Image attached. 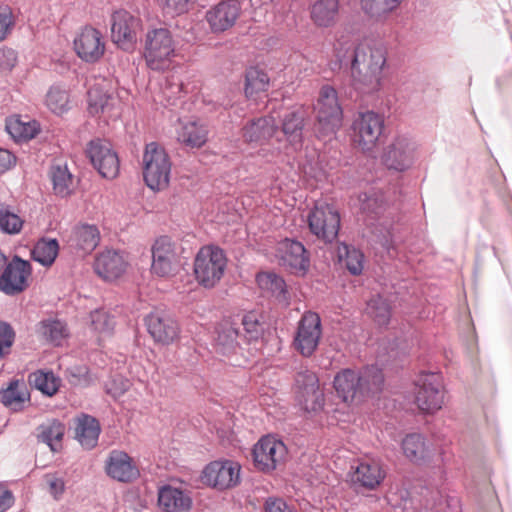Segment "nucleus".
<instances>
[{
    "instance_id": "obj_1",
    "label": "nucleus",
    "mask_w": 512,
    "mask_h": 512,
    "mask_svg": "<svg viewBox=\"0 0 512 512\" xmlns=\"http://www.w3.org/2000/svg\"><path fill=\"white\" fill-rule=\"evenodd\" d=\"M385 64L386 51L383 47L358 43L350 65L354 87L362 92L378 90Z\"/></svg>"
},
{
    "instance_id": "obj_2",
    "label": "nucleus",
    "mask_w": 512,
    "mask_h": 512,
    "mask_svg": "<svg viewBox=\"0 0 512 512\" xmlns=\"http://www.w3.org/2000/svg\"><path fill=\"white\" fill-rule=\"evenodd\" d=\"M384 383V375L376 365L356 371L350 368L339 371L333 381L335 391L343 402H352L372 392H379Z\"/></svg>"
},
{
    "instance_id": "obj_3",
    "label": "nucleus",
    "mask_w": 512,
    "mask_h": 512,
    "mask_svg": "<svg viewBox=\"0 0 512 512\" xmlns=\"http://www.w3.org/2000/svg\"><path fill=\"white\" fill-rule=\"evenodd\" d=\"M171 174V161L165 149L156 142L148 143L143 154V178L153 191L168 187Z\"/></svg>"
},
{
    "instance_id": "obj_4",
    "label": "nucleus",
    "mask_w": 512,
    "mask_h": 512,
    "mask_svg": "<svg viewBox=\"0 0 512 512\" xmlns=\"http://www.w3.org/2000/svg\"><path fill=\"white\" fill-rule=\"evenodd\" d=\"M227 266L224 251L215 245L199 249L194 259V273L198 283L205 288H213L223 277Z\"/></svg>"
},
{
    "instance_id": "obj_5",
    "label": "nucleus",
    "mask_w": 512,
    "mask_h": 512,
    "mask_svg": "<svg viewBox=\"0 0 512 512\" xmlns=\"http://www.w3.org/2000/svg\"><path fill=\"white\" fill-rule=\"evenodd\" d=\"M384 125V118L374 111L357 113L351 125L354 144L363 152L373 151L383 134Z\"/></svg>"
},
{
    "instance_id": "obj_6",
    "label": "nucleus",
    "mask_w": 512,
    "mask_h": 512,
    "mask_svg": "<svg viewBox=\"0 0 512 512\" xmlns=\"http://www.w3.org/2000/svg\"><path fill=\"white\" fill-rule=\"evenodd\" d=\"M175 54V45L170 31L166 28L153 29L145 37L144 58L152 70L167 67Z\"/></svg>"
},
{
    "instance_id": "obj_7",
    "label": "nucleus",
    "mask_w": 512,
    "mask_h": 512,
    "mask_svg": "<svg viewBox=\"0 0 512 512\" xmlns=\"http://www.w3.org/2000/svg\"><path fill=\"white\" fill-rule=\"evenodd\" d=\"M415 402L425 413H434L444 403L443 378L437 372H421L415 381Z\"/></svg>"
},
{
    "instance_id": "obj_8",
    "label": "nucleus",
    "mask_w": 512,
    "mask_h": 512,
    "mask_svg": "<svg viewBox=\"0 0 512 512\" xmlns=\"http://www.w3.org/2000/svg\"><path fill=\"white\" fill-rule=\"evenodd\" d=\"M319 130L323 135H332L341 127L343 111L338 93L330 85H324L319 92L316 105Z\"/></svg>"
},
{
    "instance_id": "obj_9",
    "label": "nucleus",
    "mask_w": 512,
    "mask_h": 512,
    "mask_svg": "<svg viewBox=\"0 0 512 512\" xmlns=\"http://www.w3.org/2000/svg\"><path fill=\"white\" fill-rule=\"evenodd\" d=\"M287 453L283 441L271 435L263 436L252 450L254 466L261 472L270 473L285 462Z\"/></svg>"
},
{
    "instance_id": "obj_10",
    "label": "nucleus",
    "mask_w": 512,
    "mask_h": 512,
    "mask_svg": "<svg viewBox=\"0 0 512 512\" xmlns=\"http://www.w3.org/2000/svg\"><path fill=\"white\" fill-rule=\"evenodd\" d=\"M152 253V274L168 278L174 276L181 267L180 256L174 242L167 237L162 236L155 240L151 248Z\"/></svg>"
},
{
    "instance_id": "obj_11",
    "label": "nucleus",
    "mask_w": 512,
    "mask_h": 512,
    "mask_svg": "<svg viewBox=\"0 0 512 512\" xmlns=\"http://www.w3.org/2000/svg\"><path fill=\"white\" fill-rule=\"evenodd\" d=\"M31 274V263L14 255L0 275V291L8 296L22 293L29 286Z\"/></svg>"
},
{
    "instance_id": "obj_12",
    "label": "nucleus",
    "mask_w": 512,
    "mask_h": 512,
    "mask_svg": "<svg viewBox=\"0 0 512 512\" xmlns=\"http://www.w3.org/2000/svg\"><path fill=\"white\" fill-rule=\"evenodd\" d=\"M308 225L317 238L331 243L338 236L340 215L328 204L316 205L308 214Z\"/></svg>"
},
{
    "instance_id": "obj_13",
    "label": "nucleus",
    "mask_w": 512,
    "mask_h": 512,
    "mask_svg": "<svg viewBox=\"0 0 512 512\" xmlns=\"http://www.w3.org/2000/svg\"><path fill=\"white\" fill-rule=\"evenodd\" d=\"M86 154L93 167L103 178L112 180L118 176L119 158L109 142L100 139L90 141Z\"/></svg>"
},
{
    "instance_id": "obj_14",
    "label": "nucleus",
    "mask_w": 512,
    "mask_h": 512,
    "mask_svg": "<svg viewBox=\"0 0 512 512\" xmlns=\"http://www.w3.org/2000/svg\"><path fill=\"white\" fill-rule=\"evenodd\" d=\"M141 21L130 12L120 9L111 15V39L123 50L133 49Z\"/></svg>"
},
{
    "instance_id": "obj_15",
    "label": "nucleus",
    "mask_w": 512,
    "mask_h": 512,
    "mask_svg": "<svg viewBox=\"0 0 512 512\" xmlns=\"http://www.w3.org/2000/svg\"><path fill=\"white\" fill-rule=\"evenodd\" d=\"M240 465L231 460L213 461L202 472L203 483L219 489H229L240 482Z\"/></svg>"
},
{
    "instance_id": "obj_16",
    "label": "nucleus",
    "mask_w": 512,
    "mask_h": 512,
    "mask_svg": "<svg viewBox=\"0 0 512 512\" xmlns=\"http://www.w3.org/2000/svg\"><path fill=\"white\" fill-rule=\"evenodd\" d=\"M321 320L317 313H305L298 325L294 338L295 349L304 357H310L316 350L321 337Z\"/></svg>"
},
{
    "instance_id": "obj_17",
    "label": "nucleus",
    "mask_w": 512,
    "mask_h": 512,
    "mask_svg": "<svg viewBox=\"0 0 512 512\" xmlns=\"http://www.w3.org/2000/svg\"><path fill=\"white\" fill-rule=\"evenodd\" d=\"M77 56L86 63H96L104 55L106 44L103 34L92 26H85L73 41Z\"/></svg>"
},
{
    "instance_id": "obj_18",
    "label": "nucleus",
    "mask_w": 512,
    "mask_h": 512,
    "mask_svg": "<svg viewBox=\"0 0 512 512\" xmlns=\"http://www.w3.org/2000/svg\"><path fill=\"white\" fill-rule=\"evenodd\" d=\"M416 150V143L412 139L406 136H397L386 147L382 161L388 169L404 171L414 162Z\"/></svg>"
},
{
    "instance_id": "obj_19",
    "label": "nucleus",
    "mask_w": 512,
    "mask_h": 512,
    "mask_svg": "<svg viewBox=\"0 0 512 512\" xmlns=\"http://www.w3.org/2000/svg\"><path fill=\"white\" fill-rule=\"evenodd\" d=\"M276 252L280 265L291 273L304 275L308 271L310 259L301 242L285 238L278 243Z\"/></svg>"
},
{
    "instance_id": "obj_20",
    "label": "nucleus",
    "mask_w": 512,
    "mask_h": 512,
    "mask_svg": "<svg viewBox=\"0 0 512 512\" xmlns=\"http://www.w3.org/2000/svg\"><path fill=\"white\" fill-rule=\"evenodd\" d=\"M295 384L297 398L307 411H316L323 405V393L319 390L317 375L310 370H303L296 374Z\"/></svg>"
},
{
    "instance_id": "obj_21",
    "label": "nucleus",
    "mask_w": 512,
    "mask_h": 512,
    "mask_svg": "<svg viewBox=\"0 0 512 512\" xmlns=\"http://www.w3.org/2000/svg\"><path fill=\"white\" fill-rule=\"evenodd\" d=\"M147 330L155 342L169 345L179 338L177 321L162 311H154L145 318Z\"/></svg>"
},
{
    "instance_id": "obj_22",
    "label": "nucleus",
    "mask_w": 512,
    "mask_h": 512,
    "mask_svg": "<svg viewBox=\"0 0 512 512\" xmlns=\"http://www.w3.org/2000/svg\"><path fill=\"white\" fill-rule=\"evenodd\" d=\"M105 470L108 476L119 482H132L140 475L133 459L124 451L112 450L106 460Z\"/></svg>"
},
{
    "instance_id": "obj_23",
    "label": "nucleus",
    "mask_w": 512,
    "mask_h": 512,
    "mask_svg": "<svg viewBox=\"0 0 512 512\" xmlns=\"http://www.w3.org/2000/svg\"><path fill=\"white\" fill-rule=\"evenodd\" d=\"M278 131L273 116H262L249 120L242 127V138L250 145H264Z\"/></svg>"
},
{
    "instance_id": "obj_24",
    "label": "nucleus",
    "mask_w": 512,
    "mask_h": 512,
    "mask_svg": "<svg viewBox=\"0 0 512 512\" xmlns=\"http://www.w3.org/2000/svg\"><path fill=\"white\" fill-rule=\"evenodd\" d=\"M306 115L305 109L299 106L288 109L282 117L281 132L293 150H298L302 147Z\"/></svg>"
},
{
    "instance_id": "obj_25",
    "label": "nucleus",
    "mask_w": 512,
    "mask_h": 512,
    "mask_svg": "<svg viewBox=\"0 0 512 512\" xmlns=\"http://www.w3.org/2000/svg\"><path fill=\"white\" fill-rule=\"evenodd\" d=\"M93 267L102 279L112 281L124 274L127 261L119 251L107 249L96 256Z\"/></svg>"
},
{
    "instance_id": "obj_26",
    "label": "nucleus",
    "mask_w": 512,
    "mask_h": 512,
    "mask_svg": "<svg viewBox=\"0 0 512 512\" xmlns=\"http://www.w3.org/2000/svg\"><path fill=\"white\" fill-rule=\"evenodd\" d=\"M240 4L237 1H222L206 13V19L213 32H223L231 28L240 15Z\"/></svg>"
},
{
    "instance_id": "obj_27",
    "label": "nucleus",
    "mask_w": 512,
    "mask_h": 512,
    "mask_svg": "<svg viewBox=\"0 0 512 512\" xmlns=\"http://www.w3.org/2000/svg\"><path fill=\"white\" fill-rule=\"evenodd\" d=\"M100 242V232L96 225H76L68 239V246L79 255L90 254Z\"/></svg>"
},
{
    "instance_id": "obj_28",
    "label": "nucleus",
    "mask_w": 512,
    "mask_h": 512,
    "mask_svg": "<svg viewBox=\"0 0 512 512\" xmlns=\"http://www.w3.org/2000/svg\"><path fill=\"white\" fill-rule=\"evenodd\" d=\"M119 100L116 96L105 91L100 85H95L88 90V111L92 116L104 114L109 118L118 117Z\"/></svg>"
},
{
    "instance_id": "obj_29",
    "label": "nucleus",
    "mask_w": 512,
    "mask_h": 512,
    "mask_svg": "<svg viewBox=\"0 0 512 512\" xmlns=\"http://www.w3.org/2000/svg\"><path fill=\"white\" fill-rule=\"evenodd\" d=\"M101 433V425L95 417L81 413L75 418V439L85 449L94 448Z\"/></svg>"
},
{
    "instance_id": "obj_30",
    "label": "nucleus",
    "mask_w": 512,
    "mask_h": 512,
    "mask_svg": "<svg viewBox=\"0 0 512 512\" xmlns=\"http://www.w3.org/2000/svg\"><path fill=\"white\" fill-rule=\"evenodd\" d=\"M407 0H359L361 11L374 22H384L396 14Z\"/></svg>"
},
{
    "instance_id": "obj_31",
    "label": "nucleus",
    "mask_w": 512,
    "mask_h": 512,
    "mask_svg": "<svg viewBox=\"0 0 512 512\" xmlns=\"http://www.w3.org/2000/svg\"><path fill=\"white\" fill-rule=\"evenodd\" d=\"M158 505L165 512H186L192 500L185 491L166 485L159 490Z\"/></svg>"
},
{
    "instance_id": "obj_32",
    "label": "nucleus",
    "mask_w": 512,
    "mask_h": 512,
    "mask_svg": "<svg viewBox=\"0 0 512 512\" xmlns=\"http://www.w3.org/2000/svg\"><path fill=\"white\" fill-rule=\"evenodd\" d=\"M36 332L43 340L55 347L63 346L70 335L66 322L57 318L41 320L37 325Z\"/></svg>"
},
{
    "instance_id": "obj_33",
    "label": "nucleus",
    "mask_w": 512,
    "mask_h": 512,
    "mask_svg": "<svg viewBox=\"0 0 512 512\" xmlns=\"http://www.w3.org/2000/svg\"><path fill=\"white\" fill-rule=\"evenodd\" d=\"M385 478V472L380 463L375 460H368L360 462L354 471L353 481L359 483L361 486L374 489Z\"/></svg>"
},
{
    "instance_id": "obj_34",
    "label": "nucleus",
    "mask_w": 512,
    "mask_h": 512,
    "mask_svg": "<svg viewBox=\"0 0 512 512\" xmlns=\"http://www.w3.org/2000/svg\"><path fill=\"white\" fill-rule=\"evenodd\" d=\"M49 176L56 196L66 198L74 192V176L66 164H53Z\"/></svg>"
},
{
    "instance_id": "obj_35",
    "label": "nucleus",
    "mask_w": 512,
    "mask_h": 512,
    "mask_svg": "<svg viewBox=\"0 0 512 512\" xmlns=\"http://www.w3.org/2000/svg\"><path fill=\"white\" fill-rule=\"evenodd\" d=\"M339 14V3L333 1H315L310 8L312 22L320 28H329L336 24Z\"/></svg>"
},
{
    "instance_id": "obj_36",
    "label": "nucleus",
    "mask_w": 512,
    "mask_h": 512,
    "mask_svg": "<svg viewBox=\"0 0 512 512\" xmlns=\"http://www.w3.org/2000/svg\"><path fill=\"white\" fill-rule=\"evenodd\" d=\"M38 439L49 446L51 451L57 452L62 447L65 434V425L57 419H52L38 427Z\"/></svg>"
},
{
    "instance_id": "obj_37",
    "label": "nucleus",
    "mask_w": 512,
    "mask_h": 512,
    "mask_svg": "<svg viewBox=\"0 0 512 512\" xmlns=\"http://www.w3.org/2000/svg\"><path fill=\"white\" fill-rule=\"evenodd\" d=\"M256 281L260 289L271 294L279 302H287L288 292L284 279L274 272H260Z\"/></svg>"
},
{
    "instance_id": "obj_38",
    "label": "nucleus",
    "mask_w": 512,
    "mask_h": 512,
    "mask_svg": "<svg viewBox=\"0 0 512 512\" xmlns=\"http://www.w3.org/2000/svg\"><path fill=\"white\" fill-rule=\"evenodd\" d=\"M208 131L198 121L181 122L178 140L190 147H201L207 141Z\"/></svg>"
},
{
    "instance_id": "obj_39",
    "label": "nucleus",
    "mask_w": 512,
    "mask_h": 512,
    "mask_svg": "<svg viewBox=\"0 0 512 512\" xmlns=\"http://www.w3.org/2000/svg\"><path fill=\"white\" fill-rule=\"evenodd\" d=\"M27 400L29 392L24 381L12 380L6 389L1 390V402L14 411L22 409Z\"/></svg>"
},
{
    "instance_id": "obj_40",
    "label": "nucleus",
    "mask_w": 512,
    "mask_h": 512,
    "mask_svg": "<svg viewBox=\"0 0 512 512\" xmlns=\"http://www.w3.org/2000/svg\"><path fill=\"white\" fill-rule=\"evenodd\" d=\"M404 455L414 463H420L429 456V449L421 434H408L402 441Z\"/></svg>"
},
{
    "instance_id": "obj_41",
    "label": "nucleus",
    "mask_w": 512,
    "mask_h": 512,
    "mask_svg": "<svg viewBox=\"0 0 512 512\" xmlns=\"http://www.w3.org/2000/svg\"><path fill=\"white\" fill-rule=\"evenodd\" d=\"M7 132L16 140H30L40 131V124L36 120L24 121L19 117L10 118L6 122Z\"/></svg>"
},
{
    "instance_id": "obj_42",
    "label": "nucleus",
    "mask_w": 512,
    "mask_h": 512,
    "mask_svg": "<svg viewBox=\"0 0 512 512\" xmlns=\"http://www.w3.org/2000/svg\"><path fill=\"white\" fill-rule=\"evenodd\" d=\"M357 44L353 41L352 36L348 33H341L337 36L333 45V53L337 60L339 68L342 66H350L353 61V54Z\"/></svg>"
},
{
    "instance_id": "obj_43",
    "label": "nucleus",
    "mask_w": 512,
    "mask_h": 512,
    "mask_svg": "<svg viewBox=\"0 0 512 512\" xmlns=\"http://www.w3.org/2000/svg\"><path fill=\"white\" fill-rule=\"evenodd\" d=\"M269 82L267 73L257 67H250L245 77L246 97L255 98L259 93L266 92Z\"/></svg>"
},
{
    "instance_id": "obj_44",
    "label": "nucleus",
    "mask_w": 512,
    "mask_h": 512,
    "mask_svg": "<svg viewBox=\"0 0 512 512\" xmlns=\"http://www.w3.org/2000/svg\"><path fill=\"white\" fill-rule=\"evenodd\" d=\"M339 259L352 275H360L364 267V254L361 250L342 243L338 247Z\"/></svg>"
},
{
    "instance_id": "obj_45",
    "label": "nucleus",
    "mask_w": 512,
    "mask_h": 512,
    "mask_svg": "<svg viewBox=\"0 0 512 512\" xmlns=\"http://www.w3.org/2000/svg\"><path fill=\"white\" fill-rule=\"evenodd\" d=\"M184 85L177 71H169L160 83V91L166 100V105H174L181 97Z\"/></svg>"
},
{
    "instance_id": "obj_46",
    "label": "nucleus",
    "mask_w": 512,
    "mask_h": 512,
    "mask_svg": "<svg viewBox=\"0 0 512 512\" xmlns=\"http://www.w3.org/2000/svg\"><path fill=\"white\" fill-rule=\"evenodd\" d=\"M239 337H241L240 331L233 324L227 322L221 324L216 338L217 349L223 355L231 353L238 346Z\"/></svg>"
},
{
    "instance_id": "obj_47",
    "label": "nucleus",
    "mask_w": 512,
    "mask_h": 512,
    "mask_svg": "<svg viewBox=\"0 0 512 512\" xmlns=\"http://www.w3.org/2000/svg\"><path fill=\"white\" fill-rule=\"evenodd\" d=\"M241 324L243 326V332H240L247 342L257 341L264 332V322L262 316L255 311H250L243 315Z\"/></svg>"
},
{
    "instance_id": "obj_48",
    "label": "nucleus",
    "mask_w": 512,
    "mask_h": 512,
    "mask_svg": "<svg viewBox=\"0 0 512 512\" xmlns=\"http://www.w3.org/2000/svg\"><path fill=\"white\" fill-rule=\"evenodd\" d=\"M366 313L379 326H386L390 321L391 307L386 299L380 295H375L367 302Z\"/></svg>"
},
{
    "instance_id": "obj_49",
    "label": "nucleus",
    "mask_w": 512,
    "mask_h": 512,
    "mask_svg": "<svg viewBox=\"0 0 512 512\" xmlns=\"http://www.w3.org/2000/svg\"><path fill=\"white\" fill-rule=\"evenodd\" d=\"M59 251L56 239H41L32 250V257L35 261L44 266H50L55 261Z\"/></svg>"
},
{
    "instance_id": "obj_50",
    "label": "nucleus",
    "mask_w": 512,
    "mask_h": 512,
    "mask_svg": "<svg viewBox=\"0 0 512 512\" xmlns=\"http://www.w3.org/2000/svg\"><path fill=\"white\" fill-rule=\"evenodd\" d=\"M24 221L16 214L10 205L0 203V231L8 235L19 234Z\"/></svg>"
},
{
    "instance_id": "obj_51",
    "label": "nucleus",
    "mask_w": 512,
    "mask_h": 512,
    "mask_svg": "<svg viewBox=\"0 0 512 512\" xmlns=\"http://www.w3.org/2000/svg\"><path fill=\"white\" fill-rule=\"evenodd\" d=\"M68 94L60 87L53 86L49 89L46 95V105L50 111L60 115L68 109Z\"/></svg>"
},
{
    "instance_id": "obj_52",
    "label": "nucleus",
    "mask_w": 512,
    "mask_h": 512,
    "mask_svg": "<svg viewBox=\"0 0 512 512\" xmlns=\"http://www.w3.org/2000/svg\"><path fill=\"white\" fill-rule=\"evenodd\" d=\"M34 384L42 393L53 396L59 389L60 380L52 372L39 371L34 374Z\"/></svg>"
},
{
    "instance_id": "obj_53",
    "label": "nucleus",
    "mask_w": 512,
    "mask_h": 512,
    "mask_svg": "<svg viewBox=\"0 0 512 512\" xmlns=\"http://www.w3.org/2000/svg\"><path fill=\"white\" fill-rule=\"evenodd\" d=\"M360 200L362 202L361 209L368 214L374 215L375 218L379 217L386 209V203L377 194H364V198L360 197Z\"/></svg>"
},
{
    "instance_id": "obj_54",
    "label": "nucleus",
    "mask_w": 512,
    "mask_h": 512,
    "mask_svg": "<svg viewBox=\"0 0 512 512\" xmlns=\"http://www.w3.org/2000/svg\"><path fill=\"white\" fill-rule=\"evenodd\" d=\"M15 341V331L12 326L5 321H0V356L10 353V348Z\"/></svg>"
},
{
    "instance_id": "obj_55",
    "label": "nucleus",
    "mask_w": 512,
    "mask_h": 512,
    "mask_svg": "<svg viewBox=\"0 0 512 512\" xmlns=\"http://www.w3.org/2000/svg\"><path fill=\"white\" fill-rule=\"evenodd\" d=\"M92 325L99 332H109L114 327V319L104 310H96L91 314Z\"/></svg>"
},
{
    "instance_id": "obj_56",
    "label": "nucleus",
    "mask_w": 512,
    "mask_h": 512,
    "mask_svg": "<svg viewBox=\"0 0 512 512\" xmlns=\"http://www.w3.org/2000/svg\"><path fill=\"white\" fill-rule=\"evenodd\" d=\"M158 4L166 16L174 17L187 11L188 0H158Z\"/></svg>"
},
{
    "instance_id": "obj_57",
    "label": "nucleus",
    "mask_w": 512,
    "mask_h": 512,
    "mask_svg": "<svg viewBox=\"0 0 512 512\" xmlns=\"http://www.w3.org/2000/svg\"><path fill=\"white\" fill-rule=\"evenodd\" d=\"M129 387V380L123 378L122 376H117L106 382L105 391L114 399H117L121 397L129 389Z\"/></svg>"
},
{
    "instance_id": "obj_58",
    "label": "nucleus",
    "mask_w": 512,
    "mask_h": 512,
    "mask_svg": "<svg viewBox=\"0 0 512 512\" xmlns=\"http://www.w3.org/2000/svg\"><path fill=\"white\" fill-rule=\"evenodd\" d=\"M68 380L73 385H81L88 380V368L86 366H73L66 371Z\"/></svg>"
},
{
    "instance_id": "obj_59",
    "label": "nucleus",
    "mask_w": 512,
    "mask_h": 512,
    "mask_svg": "<svg viewBox=\"0 0 512 512\" xmlns=\"http://www.w3.org/2000/svg\"><path fill=\"white\" fill-rule=\"evenodd\" d=\"M13 24L10 8L0 7V42L6 38Z\"/></svg>"
},
{
    "instance_id": "obj_60",
    "label": "nucleus",
    "mask_w": 512,
    "mask_h": 512,
    "mask_svg": "<svg viewBox=\"0 0 512 512\" xmlns=\"http://www.w3.org/2000/svg\"><path fill=\"white\" fill-rule=\"evenodd\" d=\"M266 512H295L293 506H290L282 498L269 497L265 502Z\"/></svg>"
},
{
    "instance_id": "obj_61",
    "label": "nucleus",
    "mask_w": 512,
    "mask_h": 512,
    "mask_svg": "<svg viewBox=\"0 0 512 512\" xmlns=\"http://www.w3.org/2000/svg\"><path fill=\"white\" fill-rule=\"evenodd\" d=\"M17 53L11 48H4L1 51L0 69L2 71H11L16 65Z\"/></svg>"
},
{
    "instance_id": "obj_62",
    "label": "nucleus",
    "mask_w": 512,
    "mask_h": 512,
    "mask_svg": "<svg viewBox=\"0 0 512 512\" xmlns=\"http://www.w3.org/2000/svg\"><path fill=\"white\" fill-rule=\"evenodd\" d=\"M45 481L49 487V492L55 499H58L65 490V483L62 478L56 477L55 475H46Z\"/></svg>"
},
{
    "instance_id": "obj_63",
    "label": "nucleus",
    "mask_w": 512,
    "mask_h": 512,
    "mask_svg": "<svg viewBox=\"0 0 512 512\" xmlns=\"http://www.w3.org/2000/svg\"><path fill=\"white\" fill-rule=\"evenodd\" d=\"M16 164V157L9 150L0 148V174L10 170Z\"/></svg>"
},
{
    "instance_id": "obj_64",
    "label": "nucleus",
    "mask_w": 512,
    "mask_h": 512,
    "mask_svg": "<svg viewBox=\"0 0 512 512\" xmlns=\"http://www.w3.org/2000/svg\"><path fill=\"white\" fill-rule=\"evenodd\" d=\"M14 503L12 492L0 484V512H6Z\"/></svg>"
}]
</instances>
